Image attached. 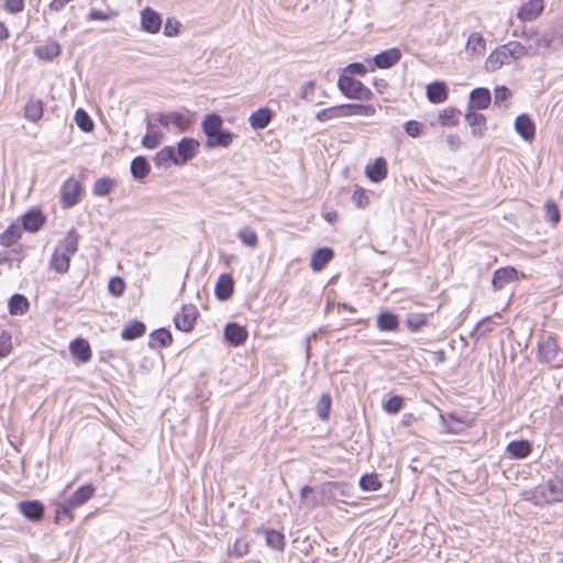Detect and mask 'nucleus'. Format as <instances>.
I'll return each instance as SVG.
<instances>
[{"instance_id":"1","label":"nucleus","mask_w":563,"mask_h":563,"mask_svg":"<svg viewBox=\"0 0 563 563\" xmlns=\"http://www.w3.org/2000/svg\"><path fill=\"white\" fill-rule=\"evenodd\" d=\"M522 497L538 506L563 501V470L555 473L547 483L525 490Z\"/></svg>"},{"instance_id":"2","label":"nucleus","mask_w":563,"mask_h":563,"mask_svg":"<svg viewBox=\"0 0 563 563\" xmlns=\"http://www.w3.org/2000/svg\"><path fill=\"white\" fill-rule=\"evenodd\" d=\"M529 55V49L519 42L512 41L493 51L485 62L488 71H496L514 60Z\"/></svg>"},{"instance_id":"3","label":"nucleus","mask_w":563,"mask_h":563,"mask_svg":"<svg viewBox=\"0 0 563 563\" xmlns=\"http://www.w3.org/2000/svg\"><path fill=\"white\" fill-rule=\"evenodd\" d=\"M338 87L344 96L351 99L369 100L373 96L372 91L363 82L349 76L340 77Z\"/></svg>"},{"instance_id":"4","label":"nucleus","mask_w":563,"mask_h":563,"mask_svg":"<svg viewBox=\"0 0 563 563\" xmlns=\"http://www.w3.org/2000/svg\"><path fill=\"white\" fill-rule=\"evenodd\" d=\"M95 493L91 485H84L79 487L70 498L66 499L58 506L57 514L70 516L71 511L88 501Z\"/></svg>"},{"instance_id":"5","label":"nucleus","mask_w":563,"mask_h":563,"mask_svg":"<svg viewBox=\"0 0 563 563\" xmlns=\"http://www.w3.org/2000/svg\"><path fill=\"white\" fill-rule=\"evenodd\" d=\"M155 120L159 125H163L165 128H169V125H173L180 132L187 130L191 123L187 114L178 112L156 113Z\"/></svg>"},{"instance_id":"6","label":"nucleus","mask_w":563,"mask_h":563,"mask_svg":"<svg viewBox=\"0 0 563 563\" xmlns=\"http://www.w3.org/2000/svg\"><path fill=\"white\" fill-rule=\"evenodd\" d=\"M199 147V142L192 137H185L177 144L175 165H184L191 159Z\"/></svg>"},{"instance_id":"7","label":"nucleus","mask_w":563,"mask_h":563,"mask_svg":"<svg viewBox=\"0 0 563 563\" xmlns=\"http://www.w3.org/2000/svg\"><path fill=\"white\" fill-rule=\"evenodd\" d=\"M197 316L198 311L195 306H184L180 312L176 313L174 318L176 328L183 332L191 331L197 320Z\"/></svg>"},{"instance_id":"8","label":"nucleus","mask_w":563,"mask_h":563,"mask_svg":"<svg viewBox=\"0 0 563 563\" xmlns=\"http://www.w3.org/2000/svg\"><path fill=\"white\" fill-rule=\"evenodd\" d=\"M161 26L162 18L155 10L146 7L141 11V27L143 31L150 34H156L161 30Z\"/></svg>"},{"instance_id":"9","label":"nucleus","mask_w":563,"mask_h":563,"mask_svg":"<svg viewBox=\"0 0 563 563\" xmlns=\"http://www.w3.org/2000/svg\"><path fill=\"white\" fill-rule=\"evenodd\" d=\"M81 192V186L74 178L67 179L62 187V203L65 207H73L78 202Z\"/></svg>"},{"instance_id":"10","label":"nucleus","mask_w":563,"mask_h":563,"mask_svg":"<svg viewBox=\"0 0 563 563\" xmlns=\"http://www.w3.org/2000/svg\"><path fill=\"white\" fill-rule=\"evenodd\" d=\"M156 124L157 121L155 120V114H153L148 120H147V124H146V128H147V132L146 134L143 136L142 139V144L146 147V148H155L157 147L161 142H162V139H163V134L162 132L156 128Z\"/></svg>"},{"instance_id":"11","label":"nucleus","mask_w":563,"mask_h":563,"mask_svg":"<svg viewBox=\"0 0 563 563\" xmlns=\"http://www.w3.org/2000/svg\"><path fill=\"white\" fill-rule=\"evenodd\" d=\"M516 132L526 141L534 137L536 125L528 114H520L515 120Z\"/></svg>"},{"instance_id":"12","label":"nucleus","mask_w":563,"mask_h":563,"mask_svg":"<svg viewBox=\"0 0 563 563\" xmlns=\"http://www.w3.org/2000/svg\"><path fill=\"white\" fill-rule=\"evenodd\" d=\"M400 57L401 52L398 48L393 47L374 56L373 62L376 67L386 69L397 64Z\"/></svg>"},{"instance_id":"13","label":"nucleus","mask_w":563,"mask_h":563,"mask_svg":"<svg viewBox=\"0 0 563 563\" xmlns=\"http://www.w3.org/2000/svg\"><path fill=\"white\" fill-rule=\"evenodd\" d=\"M387 162L383 157H378L373 164H368L365 168V175L374 183H380L387 177Z\"/></svg>"},{"instance_id":"14","label":"nucleus","mask_w":563,"mask_h":563,"mask_svg":"<svg viewBox=\"0 0 563 563\" xmlns=\"http://www.w3.org/2000/svg\"><path fill=\"white\" fill-rule=\"evenodd\" d=\"M516 278L517 271L514 267L499 268L494 273L492 285L495 290H500Z\"/></svg>"},{"instance_id":"15","label":"nucleus","mask_w":563,"mask_h":563,"mask_svg":"<svg viewBox=\"0 0 563 563\" xmlns=\"http://www.w3.org/2000/svg\"><path fill=\"white\" fill-rule=\"evenodd\" d=\"M542 10L543 0H529L520 8L517 15L521 21H532L542 12Z\"/></svg>"},{"instance_id":"16","label":"nucleus","mask_w":563,"mask_h":563,"mask_svg":"<svg viewBox=\"0 0 563 563\" xmlns=\"http://www.w3.org/2000/svg\"><path fill=\"white\" fill-rule=\"evenodd\" d=\"M470 106L467 110L477 109H486L488 108L492 97L490 92L486 88H476L471 92L470 96Z\"/></svg>"},{"instance_id":"17","label":"nucleus","mask_w":563,"mask_h":563,"mask_svg":"<svg viewBox=\"0 0 563 563\" xmlns=\"http://www.w3.org/2000/svg\"><path fill=\"white\" fill-rule=\"evenodd\" d=\"M465 119L472 128V133L476 137H482L486 130V118L482 113H477L473 110H467Z\"/></svg>"},{"instance_id":"18","label":"nucleus","mask_w":563,"mask_h":563,"mask_svg":"<svg viewBox=\"0 0 563 563\" xmlns=\"http://www.w3.org/2000/svg\"><path fill=\"white\" fill-rule=\"evenodd\" d=\"M272 119L273 111L268 108H261L250 115L249 122L253 129L262 130L271 123Z\"/></svg>"},{"instance_id":"19","label":"nucleus","mask_w":563,"mask_h":563,"mask_svg":"<svg viewBox=\"0 0 563 563\" xmlns=\"http://www.w3.org/2000/svg\"><path fill=\"white\" fill-rule=\"evenodd\" d=\"M224 336L231 344L238 346L247 339V331L236 323H229L224 329Z\"/></svg>"},{"instance_id":"20","label":"nucleus","mask_w":563,"mask_h":563,"mask_svg":"<svg viewBox=\"0 0 563 563\" xmlns=\"http://www.w3.org/2000/svg\"><path fill=\"white\" fill-rule=\"evenodd\" d=\"M465 49L472 56H483L486 52V41L481 33L474 32L468 36Z\"/></svg>"},{"instance_id":"21","label":"nucleus","mask_w":563,"mask_h":563,"mask_svg":"<svg viewBox=\"0 0 563 563\" xmlns=\"http://www.w3.org/2000/svg\"><path fill=\"white\" fill-rule=\"evenodd\" d=\"M234 134L227 130L216 132L213 136L207 137L205 146L209 150L214 147H228L233 142Z\"/></svg>"},{"instance_id":"22","label":"nucleus","mask_w":563,"mask_h":563,"mask_svg":"<svg viewBox=\"0 0 563 563\" xmlns=\"http://www.w3.org/2000/svg\"><path fill=\"white\" fill-rule=\"evenodd\" d=\"M427 97L432 103H442L448 99V89L443 82H431L427 87Z\"/></svg>"},{"instance_id":"23","label":"nucleus","mask_w":563,"mask_h":563,"mask_svg":"<svg viewBox=\"0 0 563 563\" xmlns=\"http://www.w3.org/2000/svg\"><path fill=\"white\" fill-rule=\"evenodd\" d=\"M333 258V251L329 247L317 250L311 256V268L320 272Z\"/></svg>"},{"instance_id":"24","label":"nucleus","mask_w":563,"mask_h":563,"mask_svg":"<svg viewBox=\"0 0 563 563\" xmlns=\"http://www.w3.org/2000/svg\"><path fill=\"white\" fill-rule=\"evenodd\" d=\"M223 120L217 113H210L205 117L201 128L207 137L213 136L216 132L222 130Z\"/></svg>"},{"instance_id":"25","label":"nucleus","mask_w":563,"mask_h":563,"mask_svg":"<svg viewBox=\"0 0 563 563\" xmlns=\"http://www.w3.org/2000/svg\"><path fill=\"white\" fill-rule=\"evenodd\" d=\"M233 285L232 277L228 274H222L216 285V296L220 300L229 299L233 292Z\"/></svg>"},{"instance_id":"26","label":"nucleus","mask_w":563,"mask_h":563,"mask_svg":"<svg viewBox=\"0 0 563 563\" xmlns=\"http://www.w3.org/2000/svg\"><path fill=\"white\" fill-rule=\"evenodd\" d=\"M71 354L81 362H88L91 357L89 343L84 339H76L70 343Z\"/></svg>"},{"instance_id":"27","label":"nucleus","mask_w":563,"mask_h":563,"mask_svg":"<svg viewBox=\"0 0 563 563\" xmlns=\"http://www.w3.org/2000/svg\"><path fill=\"white\" fill-rule=\"evenodd\" d=\"M20 511L31 520L42 518L44 508L38 501H22L19 504Z\"/></svg>"},{"instance_id":"28","label":"nucleus","mask_w":563,"mask_h":563,"mask_svg":"<svg viewBox=\"0 0 563 563\" xmlns=\"http://www.w3.org/2000/svg\"><path fill=\"white\" fill-rule=\"evenodd\" d=\"M43 115V103L40 99L31 98L24 107V117L31 122L38 121Z\"/></svg>"},{"instance_id":"29","label":"nucleus","mask_w":563,"mask_h":563,"mask_svg":"<svg viewBox=\"0 0 563 563\" xmlns=\"http://www.w3.org/2000/svg\"><path fill=\"white\" fill-rule=\"evenodd\" d=\"M29 300L23 295L15 294L9 300V312L12 316H23L29 310Z\"/></svg>"},{"instance_id":"30","label":"nucleus","mask_w":563,"mask_h":563,"mask_svg":"<svg viewBox=\"0 0 563 563\" xmlns=\"http://www.w3.org/2000/svg\"><path fill=\"white\" fill-rule=\"evenodd\" d=\"M69 262H70V256H68L55 249V251L51 257L49 266L57 273L65 274L69 269Z\"/></svg>"},{"instance_id":"31","label":"nucleus","mask_w":563,"mask_h":563,"mask_svg":"<svg viewBox=\"0 0 563 563\" xmlns=\"http://www.w3.org/2000/svg\"><path fill=\"white\" fill-rule=\"evenodd\" d=\"M56 250L68 256L74 255L78 250V236L76 232L74 230L68 232L67 236L58 243Z\"/></svg>"},{"instance_id":"32","label":"nucleus","mask_w":563,"mask_h":563,"mask_svg":"<svg viewBox=\"0 0 563 563\" xmlns=\"http://www.w3.org/2000/svg\"><path fill=\"white\" fill-rule=\"evenodd\" d=\"M345 118L344 106H334L317 112L316 119L320 122Z\"/></svg>"},{"instance_id":"33","label":"nucleus","mask_w":563,"mask_h":563,"mask_svg":"<svg viewBox=\"0 0 563 563\" xmlns=\"http://www.w3.org/2000/svg\"><path fill=\"white\" fill-rule=\"evenodd\" d=\"M399 321L396 314L391 312H382L377 317V327L380 331H396L398 329Z\"/></svg>"},{"instance_id":"34","label":"nucleus","mask_w":563,"mask_h":563,"mask_svg":"<svg viewBox=\"0 0 563 563\" xmlns=\"http://www.w3.org/2000/svg\"><path fill=\"white\" fill-rule=\"evenodd\" d=\"M531 451L530 443L526 440L512 441L507 445V452L516 459H523L529 455Z\"/></svg>"},{"instance_id":"35","label":"nucleus","mask_w":563,"mask_h":563,"mask_svg":"<svg viewBox=\"0 0 563 563\" xmlns=\"http://www.w3.org/2000/svg\"><path fill=\"white\" fill-rule=\"evenodd\" d=\"M150 164L143 156L135 157L131 163V173L135 179H143L150 174Z\"/></svg>"},{"instance_id":"36","label":"nucleus","mask_w":563,"mask_h":563,"mask_svg":"<svg viewBox=\"0 0 563 563\" xmlns=\"http://www.w3.org/2000/svg\"><path fill=\"white\" fill-rule=\"evenodd\" d=\"M44 223V218L40 211H30L23 217V227L30 232H36Z\"/></svg>"},{"instance_id":"37","label":"nucleus","mask_w":563,"mask_h":563,"mask_svg":"<svg viewBox=\"0 0 563 563\" xmlns=\"http://www.w3.org/2000/svg\"><path fill=\"white\" fill-rule=\"evenodd\" d=\"M345 117L365 115L371 117L375 114V107L372 104H343Z\"/></svg>"},{"instance_id":"38","label":"nucleus","mask_w":563,"mask_h":563,"mask_svg":"<svg viewBox=\"0 0 563 563\" xmlns=\"http://www.w3.org/2000/svg\"><path fill=\"white\" fill-rule=\"evenodd\" d=\"M176 158V151L172 146H166L157 152L154 161L156 166L158 167H168L170 163L174 164V159Z\"/></svg>"},{"instance_id":"39","label":"nucleus","mask_w":563,"mask_h":563,"mask_svg":"<svg viewBox=\"0 0 563 563\" xmlns=\"http://www.w3.org/2000/svg\"><path fill=\"white\" fill-rule=\"evenodd\" d=\"M145 332V325L140 321L128 323L122 330L121 336L124 340H134Z\"/></svg>"},{"instance_id":"40","label":"nucleus","mask_w":563,"mask_h":563,"mask_svg":"<svg viewBox=\"0 0 563 563\" xmlns=\"http://www.w3.org/2000/svg\"><path fill=\"white\" fill-rule=\"evenodd\" d=\"M438 121L442 126H455L459 123V111L446 108L439 112Z\"/></svg>"},{"instance_id":"41","label":"nucleus","mask_w":563,"mask_h":563,"mask_svg":"<svg viewBox=\"0 0 563 563\" xmlns=\"http://www.w3.org/2000/svg\"><path fill=\"white\" fill-rule=\"evenodd\" d=\"M238 238L247 247L253 249L258 243V238H257L256 232L249 227L241 228L238 232Z\"/></svg>"},{"instance_id":"42","label":"nucleus","mask_w":563,"mask_h":563,"mask_svg":"<svg viewBox=\"0 0 563 563\" xmlns=\"http://www.w3.org/2000/svg\"><path fill=\"white\" fill-rule=\"evenodd\" d=\"M406 323L409 330L418 331L428 323V316L420 312L409 313Z\"/></svg>"},{"instance_id":"43","label":"nucleus","mask_w":563,"mask_h":563,"mask_svg":"<svg viewBox=\"0 0 563 563\" xmlns=\"http://www.w3.org/2000/svg\"><path fill=\"white\" fill-rule=\"evenodd\" d=\"M266 544L274 550H283L285 537L276 530H267L265 534Z\"/></svg>"},{"instance_id":"44","label":"nucleus","mask_w":563,"mask_h":563,"mask_svg":"<svg viewBox=\"0 0 563 563\" xmlns=\"http://www.w3.org/2000/svg\"><path fill=\"white\" fill-rule=\"evenodd\" d=\"M60 53V47L57 42H51L46 44L45 46L38 47L36 49V54L41 58L45 59H53L54 57L58 56Z\"/></svg>"},{"instance_id":"45","label":"nucleus","mask_w":563,"mask_h":563,"mask_svg":"<svg viewBox=\"0 0 563 563\" xmlns=\"http://www.w3.org/2000/svg\"><path fill=\"white\" fill-rule=\"evenodd\" d=\"M75 122L84 132H90L93 129L92 120L82 109L75 112Z\"/></svg>"},{"instance_id":"46","label":"nucleus","mask_w":563,"mask_h":563,"mask_svg":"<svg viewBox=\"0 0 563 563\" xmlns=\"http://www.w3.org/2000/svg\"><path fill=\"white\" fill-rule=\"evenodd\" d=\"M360 486L363 490L375 492L380 488V482L375 474H366L360 478Z\"/></svg>"},{"instance_id":"47","label":"nucleus","mask_w":563,"mask_h":563,"mask_svg":"<svg viewBox=\"0 0 563 563\" xmlns=\"http://www.w3.org/2000/svg\"><path fill=\"white\" fill-rule=\"evenodd\" d=\"M441 421L448 433L459 434L463 431L462 423L453 415L441 416Z\"/></svg>"},{"instance_id":"48","label":"nucleus","mask_w":563,"mask_h":563,"mask_svg":"<svg viewBox=\"0 0 563 563\" xmlns=\"http://www.w3.org/2000/svg\"><path fill=\"white\" fill-rule=\"evenodd\" d=\"M331 408V397L328 394H322L317 404V413L320 419L325 420L329 418Z\"/></svg>"},{"instance_id":"49","label":"nucleus","mask_w":563,"mask_h":563,"mask_svg":"<svg viewBox=\"0 0 563 563\" xmlns=\"http://www.w3.org/2000/svg\"><path fill=\"white\" fill-rule=\"evenodd\" d=\"M113 188V181L109 178H100L95 183L93 194L96 196H107Z\"/></svg>"},{"instance_id":"50","label":"nucleus","mask_w":563,"mask_h":563,"mask_svg":"<svg viewBox=\"0 0 563 563\" xmlns=\"http://www.w3.org/2000/svg\"><path fill=\"white\" fill-rule=\"evenodd\" d=\"M151 338L153 341H155L157 343L158 346H162V347L169 345L173 340L170 332L166 329L155 330L151 334Z\"/></svg>"},{"instance_id":"51","label":"nucleus","mask_w":563,"mask_h":563,"mask_svg":"<svg viewBox=\"0 0 563 563\" xmlns=\"http://www.w3.org/2000/svg\"><path fill=\"white\" fill-rule=\"evenodd\" d=\"M313 488L310 486H303L300 490L301 503L308 507H317L320 505V501L312 497Z\"/></svg>"},{"instance_id":"52","label":"nucleus","mask_w":563,"mask_h":563,"mask_svg":"<svg viewBox=\"0 0 563 563\" xmlns=\"http://www.w3.org/2000/svg\"><path fill=\"white\" fill-rule=\"evenodd\" d=\"M404 401L400 396H393L383 404V409L388 413H397L402 408Z\"/></svg>"},{"instance_id":"53","label":"nucleus","mask_w":563,"mask_h":563,"mask_svg":"<svg viewBox=\"0 0 563 563\" xmlns=\"http://www.w3.org/2000/svg\"><path fill=\"white\" fill-rule=\"evenodd\" d=\"M108 289L110 294L115 297L121 296L124 292L125 284L120 277H112L109 282Z\"/></svg>"},{"instance_id":"54","label":"nucleus","mask_w":563,"mask_h":563,"mask_svg":"<svg viewBox=\"0 0 563 563\" xmlns=\"http://www.w3.org/2000/svg\"><path fill=\"white\" fill-rule=\"evenodd\" d=\"M552 44V37L549 35H543L537 38L536 44L533 46L527 47L529 49V55H537L539 48H548Z\"/></svg>"},{"instance_id":"55","label":"nucleus","mask_w":563,"mask_h":563,"mask_svg":"<svg viewBox=\"0 0 563 563\" xmlns=\"http://www.w3.org/2000/svg\"><path fill=\"white\" fill-rule=\"evenodd\" d=\"M556 350H558V345H556L555 341L548 340L540 347V353L544 356L545 360L550 361L556 354Z\"/></svg>"},{"instance_id":"56","label":"nucleus","mask_w":563,"mask_h":563,"mask_svg":"<svg viewBox=\"0 0 563 563\" xmlns=\"http://www.w3.org/2000/svg\"><path fill=\"white\" fill-rule=\"evenodd\" d=\"M352 201L356 205V207L364 208L368 205L369 200L365 190L363 188H357L352 195Z\"/></svg>"},{"instance_id":"57","label":"nucleus","mask_w":563,"mask_h":563,"mask_svg":"<svg viewBox=\"0 0 563 563\" xmlns=\"http://www.w3.org/2000/svg\"><path fill=\"white\" fill-rule=\"evenodd\" d=\"M545 213H547V219L552 224H558L560 222V219H561L560 211L554 203L549 202L545 205Z\"/></svg>"},{"instance_id":"58","label":"nucleus","mask_w":563,"mask_h":563,"mask_svg":"<svg viewBox=\"0 0 563 563\" xmlns=\"http://www.w3.org/2000/svg\"><path fill=\"white\" fill-rule=\"evenodd\" d=\"M230 552L241 558L249 552V544L244 539H238Z\"/></svg>"},{"instance_id":"59","label":"nucleus","mask_w":563,"mask_h":563,"mask_svg":"<svg viewBox=\"0 0 563 563\" xmlns=\"http://www.w3.org/2000/svg\"><path fill=\"white\" fill-rule=\"evenodd\" d=\"M314 88H316L314 80H309L308 82L302 85V87L300 89V98L306 101H310L312 99Z\"/></svg>"},{"instance_id":"60","label":"nucleus","mask_w":563,"mask_h":563,"mask_svg":"<svg viewBox=\"0 0 563 563\" xmlns=\"http://www.w3.org/2000/svg\"><path fill=\"white\" fill-rule=\"evenodd\" d=\"M180 23L178 21L167 19L164 26V34L166 36H175L179 33Z\"/></svg>"},{"instance_id":"61","label":"nucleus","mask_w":563,"mask_h":563,"mask_svg":"<svg viewBox=\"0 0 563 563\" xmlns=\"http://www.w3.org/2000/svg\"><path fill=\"white\" fill-rule=\"evenodd\" d=\"M510 90L505 86L495 88V103L500 104L510 97Z\"/></svg>"},{"instance_id":"62","label":"nucleus","mask_w":563,"mask_h":563,"mask_svg":"<svg viewBox=\"0 0 563 563\" xmlns=\"http://www.w3.org/2000/svg\"><path fill=\"white\" fill-rule=\"evenodd\" d=\"M405 131L408 135L412 136V137H417L420 135L421 133V126H420V123L417 122V121H408L406 124H405Z\"/></svg>"},{"instance_id":"63","label":"nucleus","mask_w":563,"mask_h":563,"mask_svg":"<svg viewBox=\"0 0 563 563\" xmlns=\"http://www.w3.org/2000/svg\"><path fill=\"white\" fill-rule=\"evenodd\" d=\"M5 9L11 13H19L24 9V0H5Z\"/></svg>"},{"instance_id":"64","label":"nucleus","mask_w":563,"mask_h":563,"mask_svg":"<svg viewBox=\"0 0 563 563\" xmlns=\"http://www.w3.org/2000/svg\"><path fill=\"white\" fill-rule=\"evenodd\" d=\"M449 148L456 152L461 146V139L457 134H449L445 139Z\"/></svg>"}]
</instances>
